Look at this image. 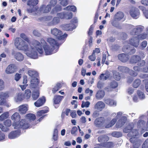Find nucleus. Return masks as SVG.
I'll return each instance as SVG.
<instances>
[{
	"instance_id": "obj_8",
	"label": "nucleus",
	"mask_w": 148,
	"mask_h": 148,
	"mask_svg": "<svg viewBox=\"0 0 148 148\" xmlns=\"http://www.w3.org/2000/svg\"><path fill=\"white\" fill-rule=\"evenodd\" d=\"M9 97L8 92H1L0 93V106L4 105L6 103V99Z\"/></svg>"
},
{
	"instance_id": "obj_27",
	"label": "nucleus",
	"mask_w": 148,
	"mask_h": 148,
	"mask_svg": "<svg viewBox=\"0 0 148 148\" xmlns=\"http://www.w3.org/2000/svg\"><path fill=\"white\" fill-rule=\"evenodd\" d=\"M60 21L59 18L58 17H55L53 19L52 21L48 23L49 26H52L58 24Z\"/></svg>"
},
{
	"instance_id": "obj_57",
	"label": "nucleus",
	"mask_w": 148,
	"mask_h": 148,
	"mask_svg": "<svg viewBox=\"0 0 148 148\" xmlns=\"http://www.w3.org/2000/svg\"><path fill=\"white\" fill-rule=\"evenodd\" d=\"M93 25H91L88 30V34L89 36L91 35L92 34L93 31Z\"/></svg>"
},
{
	"instance_id": "obj_52",
	"label": "nucleus",
	"mask_w": 148,
	"mask_h": 148,
	"mask_svg": "<svg viewBox=\"0 0 148 148\" xmlns=\"http://www.w3.org/2000/svg\"><path fill=\"white\" fill-rule=\"evenodd\" d=\"M21 74L16 73L14 76V79L16 81H18L21 78Z\"/></svg>"
},
{
	"instance_id": "obj_39",
	"label": "nucleus",
	"mask_w": 148,
	"mask_h": 148,
	"mask_svg": "<svg viewBox=\"0 0 148 148\" xmlns=\"http://www.w3.org/2000/svg\"><path fill=\"white\" fill-rule=\"evenodd\" d=\"M62 87L60 83H58L52 89V92L53 93L55 94Z\"/></svg>"
},
{
	"instance_id": "obj_20",
	"label": "nucleus",
	"mask_w": 148,
	"mask_h": 148,
	"mask_svg": "<svg viewBox=\"0 0 148 148\" xmlns=\"http://www.w3.org/2000/svg\"><path fill=\"white\" fill-rule=\"evenodd\" d=\"M51 10V7L50 5H48L46 6L42 5L40 8V11L44 13H47L50 11Z\"/></svg>"
},
{
	"instance_id": "obj_21",
	"label": "nucleus",
	"mask_w": 148,
	"mask_h": 148,
	"mask_svg": "<svg viewBox=\"0 0 148 148\" xmlns=\"http://www.w3.org/2000/svg\"><path fill=\"white\" fill-rule=\"evenodd\" d=\"M109 140V137L106 135L100 136L98 138V142L102 143H101L106 142Z\"/></svg>"
},
{
	"instance_id": "obj_42",
	"label": "nucleus",
	"mask_w": 148,
	"mask_h": 148,
	"mask_svg": "<svg viewBox=\"0 0 148 148\" xmlns=\"http://www.w3.org/2000/svg\"><path fill=\"white\" fill-rule=\"evenodd\" d=\"M117 119L114 118L106 126V128H109L113 126L116 122Z\"/></svg>"
},
{
	"instance_id": "obj_34",
	"label": "nucleus",
	"mask_w": 148,
	"mask_h": 148,
	"mask_svg": "<svg viewBox=\"0 0 148 148\" xmlns=\"http://www.w3.org/2000/svg\"><path fill=\"white\" fill-rule=\"evenodd\" d=\"M63 10L72 11L74 12H75L77 10L76 7L73 5L68 6L64 8Z\"/></svg>"
},
{
	"instance_id": "obj_38",
	"label": "nucleus",
	"mask_w": 148,
	"mask_h": 148,
	"mask_svg": "<svg viewBox=\"0 0 148 148\" xmlns=\"http://www.w3.org/2000/svg\"><path fill=\"white\" fill-rule=\"evenodd\" d=\"M137 37L139 41L140 40H143L148 38L147 34L145 32L138 34L137 35Z\"/></svg>"
},
{
	"instance_id": "obj_17",
	"label": "nucleus",
	"mask_w": 148,
	"mask_h": 148,
	"mask_svg": "<svg viewBox=\"0 0 148 148\" xmlns=\"http://www.w3.org/2000/svg\"><path fill=\"white\" fill-rule=\"evenodd\" d=\"M21 131L19 130L13 131L10 132L8 135V138L13 139L17 138L20 135Z\"/></svg>"
},
{
	"instance_id": "obj_43",
	"label": "nucleus",
	"mask_w": 148,
	"mask_h": 148,
	"mask_svg": "<svg viewBox=\"0 0 148 148\" xmlns=\"http://www.w3.org/2000/svg\"><path fill=\"white\" fill-rule=\"evenodd\" d=\"M58 131L57 128L55 129L54 130L53 135V139L54 141H56L58 140Z\"/></svg>"
},
{
	"instance_id": "obj_5",
	"label": "nucleus",
	"mask_w": 148,
	"mask_h": 148,
	"mask_svg": "<svg viewBox=\"0 0 148 148\" xmlns=\"http://www.w3.org/2000/svg\"><path fill=\"white\" fill-rule=\"evenodd\" d=\"M124 16V13L121 11H118L114 15V18L112 22V24L113 26L118 27L119 26V24L118 21H119L123 19Z\"/></svg>"
},
{
	"instance_id": "obj_58",
	"label": "nucleus",
	"mask_w": 148,
	"mask_h": 148,
	"mask_svg": "<svg viewBox=\"0 0 148 148\" xmlns=\"http://www.w3.org/2000/svg\"><path fill=\"white\" fill-rule=\"evenodd\" d=\"M57 3V0H51L50 2V6H54Z\"/></svg>"
},
{
	"instance_id": "obj_9",
	"label": "nucleus",
	"mask_w": 148,
	"mask_h": 148,
	"mask_svg": "<svg viewBox=\"0 0 148 148\" xmlns=\"http://www.w3.org/2000/svg\"><path fill=\"white\" fill-rule=\"evenodd\" d=\"M17 67L14 64H10L5 69V73L7 74L14 73L16 71Z\"/></svg>"
},
{
	"instance_id": "obj_31",
	"label": "nucleus",
	"mask_w": 148,
	"mask_h": 148,
	"mask_svg": "<svg viewBox=\"0 0 148 148\" xmlns=\"http://www.w3.org/2000/svg\"><path fill=\"white\" fill-rule=\"evenodd\" d=\"M26 119L29 121H34L36 119L35 115L33 114L29 113L25 115Z\"/></svg>"
},
{
	"instance_id": "obj_53",
	"label": "nucleus",
	"mask_w": 148,
	"mask_h": 148,
	"mask_svg": "<svg viewBox=\"0 0 148 148\" xmlns=\"http://www.w3.org/2000/svg\"><path fill=\"white\" fill-rule=\"evenodd\" d=\"M90 104V103L88 101H86L85 103L84 101H82L81 105V107L82 108H84L85 107H86V108H88L89 107Z\"/></svg>"
},
{
	"instance_id": "obj_16",
	"label": "nucleus",
	"mask_w": 148,
	"mask_h": 148,
	"mask_svg": "<svg viewBox=\"0 0 148 148\" xmlns=\"http://www.w3.org/2000/svg\"><path fill=\"white\" fill-rule=\"evenodd\" d=\"M130 13L131 16L135 19H137L139 17L140 12L138 9L134 8L130 10Z\"/></svg>"
},
{
	"instance_id": "obj_49",
	"label": "nucleus",
	"mask_w": 148,
	"mask_h": 148,
	"mask_svg": "<svg viewBox=\"0 0 148 148\" xmlns=\"http://www.w3.org/2000/svg\"><path fill=\"white\" fill-rule=\"evenodd\" d=\"M118 86V83L115 81H113L110 83V86L112 88H115Z\"/></svg>"
},
{
	"instance_id": "obj_25",
	"label": "nucleus",
	"mask_w": 148,
	"mask_h": 148,
	"mask_svg": "<svg viewBox=\"0 0 148 148\" xmlns=\"http://www.w3.org/2000/svg\"><path fill=\"white\" fill-rule=\"evenodd\" d=\"M105 95L104 91L102 90H99L96 93L95 97L98 99H101L104 97Z\"/></svg>"
},
{
	"instance_id": "obj_19",
	"label": "nucleus",
	"mask_w": 148,
	"mask_h": 148,
	"mask_svg": "<svg viewBox=\"0 0 148 148\" xmlns=\"http://www.w3.org/2000/svg\"><path fill=\"white\" fill-rule=\"evenodd\" d=\"M141 58L138 55H134L132 56L130 58V62L132 64H136L139 62L141 60Z\"/></svg>"
},
{
	"instance_id": "obj_60",
	"label": "nucleus",
	"mask_w": 148,
	"mask_h": 148,
	"mask_svg": "<svg viewBox=\"0 0 148 148\" xmlns=\"http://www.w3.org/2000/svg\"><path fill=\"white\" fill-rule=\"evenodd\" d=\"M142 148H148V138L144 142L142 145Z\"/></svg>"
},
{
	"instance_id": "obj_14",
	"label": "nucleus",
	"mask_w": 148,
	"mask_h": 148,
	"mask_svg": "<svg viewBox=\"0 0 148 148\" xmlns=\"http://www.w3.org/2000/svg\"><path fill=\"white\" fill-rule=\"evenodd\" d=\"M46 100L45 97L44 96H43L42 97L39 98L37 101L34 103V104L36 107H39L43 106L45 104Z\"/></svg>"
},
{
	"instance_id": "obj_26",
	"label": "nucleus",
	"mask_w": 148,
	"mask_h": 148,
	"mask_svg": "<svg viewBox=\"0 0 148 148\" xmlns=\"http://www.w3.org/2000/svg\"><path fill=\"white\" fill-rule=\"evenodd\" d=\"M64 97V96H63L55 95L53 99L54 105L59 104Z\"/></svg>"
},
{
	"instance_id": "obj_1",
	"label": "nucleus",
	"mask_w": 148,
	"mask_h": 148,
	"mask_svg": "<svg viewBox=\"0 0 148 148\" xmlns=\"http://www.w3.org/2000/svg\"><path fill=\"white\" fill-rule=\"evenodd\" d=\"M40 41L41 43H45V45L43 46V47L46 55H47L53 54L55 49V47L59 46V44L57 41L51 38H48L47 40V42L50 44V46L47 45L43 38L41 39ZM34 48H32L30 51L27 53L26 54L28 56L32 58L37 59L38 58V54L34 50L36 49L40 54H42L44 53L42 47L40 42L37 40L34 41Z\"/></svg>"
},
{
	"instance_id": "obj_45",
	"label": "nucleus",
	"mask_w": 148,
	"mask_h": 148,
	"mask_svg": "<svg viewBox=\"0 0 148 148\" xmlns=\"http://www.w3.org/2000/svg\"><path fill=\"white\" fill-rule=\"evenodd\" d=\"M20 37L28 43H30V41L29 38L24 33H21L20 35Z\"/></svg>"
},
{
	"instance_id": "obj_29",
	"label": "nucleus",
	"mask_w": 148,
	"mask_h": 148,
	"mask_svg": "<svg viewBox=\"0 0 148 148\" xmlns=\"http://www.w3.org/2000/svg\"><path fill=\"white\" fill-rule=\"evenodd\" d=\"M14 58L19 61H22L24 59L23 55L20 52L16 53L14 55Z\"/></svg>"
},
{
	"instance_id": "obj_3",
	"label": "nucleus",
	"mask_w": 148,
	"mask_h": 148,
	"mask_svg": "<svg viewBox=\"0 0 148 148\" xmlns=\"http://www.w3.org/2000/svg\"><path fill=\"white\" fill-rule=\"evenodd\" d=\"M14 44L15 46L18 49L27 51L29 49L28 45L26 44L25 42L19 38H16L14 40Z\"/></svg>"
},
{
	"instance_id": "obj_35",
	"label": "nucleus",
	"mask_w": 148,
	"mask_h": 148,
	"mask_svg": "<svg viewBox=\"0 0 148 148\" xmlns=\"http://www.w3.org/2000/svg\"><path fill=\"white\" fill-rule=\"evenodd\" d=\"M39 91L37 90L33 91L32 95L33 99L34 100H36L39 97Z\"/></svg>"
},
{
	"instance_id": "obj_40",
	"label": "nucleus",
	"mask_w": 148,
	"mask_h": 148,
	"mask_svg": "<svg viewBox=\"0 0 148 148\" xmlns=\"http://www.w3.org/2000/svg\"><path fill=\"white\" fill-rule=\"evenodd\" d=\"M141 80L138 79H136L134 82L133 86L134 88H138L141 84Z\"/></svg>"
},
{
	"instance_id": "obj_46",
	"label": "nucleus",
	"mask_w": 148,
	"mask_h": 148,
	"mask_svg": "<svg viewBox=\"0 0 148 148\" xmlns=\"http://www.w3.org/2000/svg\"><path fill=\"white\" fill-rule=\"evenodd\" d=\"M114 78L117 81H119L121 79V76L119 72L116 71L114 72L113 74Z\"/></svg>"
},
{
	"instance_id": "obj_22",
	"label": "nucleus",
	"mask_w": 148,
	"mask_h": 148,
	"mask_svg": "<svg viewBox=\"0 0 148 148\" xmlns=\"http://www.w3.org/2000/svg\"><path fill=\"white\" fill-rule=\"evenodd\" d=\"M74 26L75 25L74 24L70 23L64 25L63 26V27L65 30L66 31H72L75 28Z\"/></svg>"
},
{
	"instance_id": "obj_30",
	"label": "nucleus",
	"mask_w": 148,
	"mask_h": 148,
	"mask_svg": "<svg viewBox=\"0 0 148 148\" xmlns=\"http://www.w3.org/2000/svg\"><path fill=\"white\" fill-rule=\"evenodd\" d=\"M27 108L24 105H21L19 107V111L21 114H25L27 110Z\"/></svg>"
},
{
	"instance_id": "obj_50",
	"label": "nucleus",
	"mask_w": 148,
	"mask_h": 148,
	"mask_svg": "<svg viewBox=\"0 0 148 148\" xmlns=\"http://www.w3.org/2000/svg\"><path fill=\"white\" fill-rule=\"evenodd\" d=\"M137 94L139 98L141 99H143L145 97L144 94L140 90H138Z\"/></svg>"
},
{
	"instance_id": "obj_41",
	"label": "nucleus",
	"mask_w": 148,
	"mask_h": 148,
	"mask_svg": "<svg viewBox=\"0 0 148 148\" xmlns=\"http://www.w3.org/2000/svg\"><path fill=\"white\" fill-rule=\"evenodd\" d=\"M24 97L27 99L30 98L31 95V92L29 89H27L25 90V93L24 94Z\"/></svg>"
},
{
	"instance_id": "obj_28",
	"label": "nucleus",
	"mask_w": 148,
	"mask_h": 148,
	"mask_svg": "<svg viewBox=\"0 0 148 148\" xmlns=\"http://www.w3.org/2000/svg\"><path fill=\"white\" fill-rule=\"evenodd\" d=\"M114 143L112 142H108L100 144V145L108 148H112L114 147Z\"/></svg>"
},
{
	"instance_id": "obj_64",
	"label": "nucleus",
	"mask_w": 148,
	"mask_h": 148,
	"mask_svg": "<svg viewBox=\"0 0 148 148\" xmlns=\"http://www.w3.org/2000/svg\"><path fill=\"white\" fill-rule=\"evenodd\" d=\"M130 48V46L129 45H125L123 47L122 50L124 52H127V50L129 49Z\"/></svg>"
},
{
	"instance_id": "obj_62",
	"label": "nucleus",
	"mask_w": 148,
	"mask_h": 148,
	"mask_svg": "<svg viewBox=\"0 0 148 148\" xmlns=\"http://www.w3.org/2000/svg\"><path fill=\"white\" fill-rule=\"evenodd\" d=\"M138 65L139 66H143L145 64V62L144 60H142L140 61L139 62H138Z\"/></svg>"
},
{
	"instance_id": "obj_18",
	"label": "nucleus",
	"mask_w": 148,
	"mask_h": 148,
	"mask_svg": "<svg viewBox=\"0 0 148 148\" xmlns=\"http://www.w3.org/2000/svg\"><path fill=\"white\" fill-rule=\"evenodd\" d=\"M105 105L102 101H99L94 106L95 109L101 111L105 108Z\"/></svg>"
},
{
	"instance_id": "obj_36",
	"label": "nucleus",
	"mask_w": 148,
	"mask_h": 148,
	"mask_svg": "<svg viewBox=\"0 0 148 148\" xmlns=\"http://www.w3.org/2000/svg\"><path fill=\"white\" fill-rule=\"evenodd\" d=\"M110 76V73L107 74H101L99 77V79L101 80H105L108 79Z\"/></svg>"
},
{
	"instance_id": "obj_54",
	"label": "nucleus",
	"mask_w": 148,
	"mask_h": 148,
	"mask_svg": "<svg viewBox=\"0 0 148 148\" xmlns=\"http://www.w3.org/2000/svg\"><path fill=\"white\" fill-rule=\"evenodd\" d=\"M53 9L56 12H57L61 11L62 8L61 6L57 5L54 7Z\"/></svg>"
},
{
	"instance_id": "obj_4",
	"label": "nucleus",
	"mask_w": 148,
	"mask_h": 148,
	"mask_svg": "<svg viewBox=\"0 0 148 148\" xmlns=\"http://www.w3.org/2000/svg\"><path fill=\"white\" fill-rule=\"evenodd\" d=\"M29 75L32 77H33L32 79L31 83V86L33 88H36L38 86L40 82L39 80L36 77L38 76V73L34 71L29 70L28 72Z\"/></svg>"
},
{
	"instance_id": "obj_2",
	"label": "nucleus",
	"mask_w": 148,
	"mask_h": 148,
	"mask_svg": "<svg viewBox=\"0 0 148 148\" xmlns=\"http://www.w3.org/2000/svg\"><path fill=\"white\" fill-rule=\"evenodd\" d=\"M11 119L14 121L13 125L14 129H22L23 130L28 129L30 126L29 123H27L25 119H22L18 122L21 119V116L19 113L15 112L11 116Z\"/></svg>"
},
{
	"instance_id": "obj_11",
	"label": "nucleus",
	"mask_w": 148,
	"mask_h": 148,
	"mask_svg": "<svg viewBox=\"0 0 148 148\" xmlns=\"http://www.w3.org/2000/svg\"><path fill=\"white\" fill-rule=\"evenodd\" d=\"M127 120L125 116H122L119 119L115 125L116 128H120L123 126Z\"/></svg>"
},
{
	"instance_id": "obj_59",
	"label": "nucleus",
	"mask_w": 148,
	"mask_h": 148,
	"mask_svg": "<svg viewBox=\"0 0 148 148\" xmlns=\"http://www.w3.org/2000/svg\"><path fill=\"white\" fill-rule=\"evenodd\" d=\"M0 128L2 131L4 132H6L9 130V129L3 126V124L2 123H0Z\"/></svg>"
},
{
	"instance_id": "obj_24",
	"label": "nucleus",
	"mask_w": 148,
	"mask_h": 148,
	"mask_svg": "<svg viewBox=\"0 0 148 148\" xmlns=\"http://www.w3.org/2000/svg\"><path fill=\"white\" fill-rule=\"evenodd\" d=\"M130 141L133 143V146L134 148H138L139 146L137 138L136 137H132L130 138Z\"/></svg>"
},
{
	"instance_id": "obj_56",
	"label": "nucleus",
	"mask_w": 148,
	"mask_h": 148,
	"mask_svg": "<svg viewBox=\"0 0 148 148\" xmlns=\"http://www.w3.org/2000/svg\"><path fill=\"white\" fill-rule=\"evenodd\" d=\"M34 35L38 37H40L41 36V34L36 29H34L33 32Z\"/></svg>"
},
{
	"instance_id": "obj_48",
	"label": "nucleus",
	"mask_w": 148,
	"mask_h": 148,
	"mask_svg": "<svg viewBox=\"0 0 148 148\" xmlns=\"http://www.w3.org/2000/svg\"><path fill=\"white\" fill-rule=\"evenodd\" d=\"M58 17L59 18L61 19H64L66 18V14L64 12H62L59 13H58L57 14Z\"/></svg>"
},
{
	"instance_id": "obj_61",
	"label": "nucleus",
	"mask_w": 148,
	"mask_h": 148,
	"mask_svg": "<svg viewBox=\"0 0 148 148\" xmlns=\"http://www.w3.org/2000/svg\"><path fill=\"white\" fill-rule=\"evenodd\" d=\"M4 88V82L2 80L0 79V90H2Z\"/></svg>"
},
{
	"instance_id": "obj_13",
	"label": "nucleus",
	"mask_w": 148,
	"mask_h": 148,
	"mask_svg": "<svg viewBox=\"0 0 148 148\" xmlns=\"http://www.w3.org/2000/svg\"><path fill=\"white\" fill-rule=\"evenodd\" d=\"M118 58L119 60L122 62H125L129 60L130 56L127 54L122 53L118 55Z\"/></svg>"
},
{
	"instance_id": "obj_63",
	"label": "nucleus",
	"mask_w": 148,
	"mask_h": 148,
	"mask_svg": "<svg viewBox=\"0 0 148 148\" xmlns=\"http://www.w3.org/2000/svg\"><path fill=\"white\" fill-rule=\"evenodd\" d=\"M93 91L92 90H90L89 88H87L85 91V92L86 93H89V96H91L92 95Z\"/></svg>"
},
{
	"instance_id": "obj_10",
	"label": "nucleus",
	"mask_w": 148,
	"mask_h": 148,
	"mask_svg": "<svg viewBox=\"0 0 148 148\" xmlns=\"http://www.w3.org/2000/svg\"><path fill=\"white\" fill-rule=\"evenodd\" d=\"M128 43L133 46L137 47L139 44V41L137 36H133L130 38Z\"/></svg>"
},
{
	"instance_id": "obj_32",
	"label": "nucleus",
	"mask_w": 148,
	"mask_h": 148,
	"mask_svg": "<svg viewBox=\"0 0 148 148\" xmlns=\"http://www.w3.org/2000/svg\"><path fill=\"white\" fill-rule=\"evenodd\" d=\"M104 101L106 103L110 106L116 105V104L115 101L110 99H105Z\"/></svg>"
},
{
	"instance_id": "obj_37",
	"label": "nucleus",
	"mask_w": 148,
	"mask_h": 148,
	"mask_svg": "<svg viewBox=\"0 0 148 148\" xmlns=\"http://www.w3.org/2000/svg\"><path fill=\"white\" fill-rule=\"evenodd\" d=\"M25 98L24 94L20 92L18 94L16 97L17 101H21L24 99Z\"/></svg>"
},
{
	"instance_id": "obj_15",
	"label": "nucleus",
	"mask_w": 148,
	"mask_h": 148,
	"mask_svg": "<svg viewBox=\"0 0 148 148\" xmlns=\"http://www.w3.org/2000/svg\"><path fill=\"white\" fill-rule=\"evenodd\" d=\"M49 111V109L48 107H46L45 110H40L38 111L37 112V116H41L39 119V121H41L47 115H44L42 116L45 113L48 112Z\"/></svg>"
},
{
	"instance_id": "obj_47",
	"label": "nucleus",
	"mask_w": 148,
	"mask_h": 148,
	"mask_svg": "<svg viewBox=\"0 0 148 148\" xmlns=\"http://www.w3.org/2000/svg\"><path fill=\"white\" fill-rule=\"evenodd\" d=\"M8 116V112H4L0 116V121H3L7 119Z\"/></svg>"
},
{
	"instance_id": "obj_23",
	"label": "nucleus",
	"mask_w": 148,
	"mask_h": 148,
	"mask_svg": "<svg viewBox=\"0 0 148 148\" xmlns=\"http://www.w3.org/2000/svg\"><path fill=\"white\" fill-rule=\"evenodd\" d=\"M104 120L101 119V118L96 119L94 121V124L97 127H100L103 125Z\"/></svg>"
},
{
	"instance_id": "obj_33",
	"label": "nucleus",
	"mask_w": 148,
	"mask_h": 148,
	"mask_svg": "<svg viewBox=\"0 0 148 148\" xmlns=\"http://www.w3.org/2000/svg\"><path fill=\"white\" fill-rule=\"evenodd\" d=\"M118 69V70L122 73H126L129 72L130 69L127 67L119 66Z\"/></svg>"
},
{
	"instance_id": "obj_7",
	"label": "nucleus",
	"mask_w": 148,
	"mask_h": 148,
	"mask_svg": "<svg viewBox=\"0 0 148 148\" xmlns=\"http://www.w3.org/2000/svg\"><path fill=\"white\" fill-rule=\"evenodd\" d=\"M27 1V5L29 6L32 7L29 9H27V11L29 13H32L33 11V8L38 3V0H22L23 3H25Z\"/></svg>"
},
{
	"instance_id": "obj_55",
	"label": "nucleus",
	"mask_w": 148,
	"mask_h": 148,
	"mask_svg": "<svg viewBox=\"0 0 148 148\" xmlns=\"http://www.w3.org/2000/svg\"><path fill=\"white\" fill-rule=\"evenodd\" d=\"M145 85V88L146 91L148 92V79H145L143 81Z\"/></svg>"
},
{
	"instance_id": "obj_51",
	"label": "nucleus",
	"mask_w": 148,
	"mask_h": 148,
	"mask_svg": "<svg viewBox=\"0 0 148 148\" xmlns=\"http://www.w3.org/2000/svg\"><path fill=\"white\" fill-rule=\"evenodd\" d=\"M4 125L7 127H10L12 123L10 120L7 119L4 123Z\"/></svg>"
},
{
	"instance_id": "obj_12",
	"label": "nucleus",
	"mask_w": 148,
	"mask_h": 148,
	"mask_svg": "<svg viewBox=\"0 0 148 148\" xmlns=\"http://www.w3.org/2000/svg\"><path fill=\"white\" fill-rule=\"evenodd\" d=\"M143 28L141 26H138L134 28L130 32L131 35L134 36L141 33L143 31Z\"/></svg>"
},
{
	"instance_id": "obj_44",
	"label": "nucleus",
	"mask_w": 148,
	"mask_h": 148,
	"mask_svg": "<svg viewBox=\"0 0 148 148\" xmlns=\"http://www.w3.org/2000/svg\"><path fill=\"white\" fill-rule=\"evenodd\" d=\"M112 135L114 137L119 138L122 136V134L121 132L115 131L112 133Z\"/></svg>"
},
{
	"instance_id": "obj_6",
	"label": "nucleus",
	"mask_w": 148,
	"mask_h": 148,
	"mask_svg": "<svg viewBox=\"0 0 148 148\" xmlns=\"http://www.w3.org/2000/svg\"><path fill=\"white\" fill-rule=\"evenodd\" d=\"M51 33L59 40H64L66 38L67 36V34H65L62 35V31L56 28H54L51 29Z\"/></svg>"
}]
</instances>
